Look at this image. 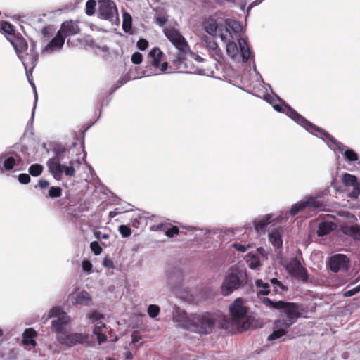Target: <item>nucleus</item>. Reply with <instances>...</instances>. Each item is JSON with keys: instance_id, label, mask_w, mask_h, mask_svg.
Returning <instances> with one entry per match:
<instances>
[{"instance_id": "cd10ccee", "label": "nucleus", "mask_w": 360, "mask_h": 360, "mask_svg": "<svg viewBox=\"0 0 360 360\" xmlns=\"http://www.w3.org/2000/svg\"><path fill=\"white\" fill-rule=\"evenodd\" d=\"M202 42L204 46L212 52V54L219 58L221 57L222 51L219 49L217 44L212 37L205 35L202 37Z\"/></svg>"}, {"instance_id": "f257e3e1", "label": "nucleus", "mask_w": 360, "mask_h": 360, "mask_svg": "<svg viewBox=\"0 0 360 360\" xmlns=\"http://www.w3.org/2000/svg\"><path fill=\"white\" fill-rule=\"evenodd\" d=\"M264 100L271 104L276 111L285 114L305 130L323 140L331 150L341 153L348 162L359 160V155L356 151L337 140L323 129L307 120L278 95L271 96L266 93L264 95Z\"/></svg>"}, {"instance_id": "f3484780", "label": "nucleus", "mask_w": 360, "mask_h": 360, "mask_svg": "<svg viewBox=\"0 0 360 360\" xmlns=\"http://www.w3.org/2000/svg\"><path fill=\"white\" fill-rule=\"evenodd\" d=\"M162 56L163 52L158 47H155L150 51L148 58L150 59L149 63L152 66L160 68L162 72H165L168 68V63L167 62L161 63Z\"/></svg>"}, {"instance_id": "e433bc0d", "label": "nucleus", "mask_w": 360, "mask_h": 360, "mask_svg": "<svg viewBox=\"0 0 360 360\" xmlns=\"http://www.w3.org/2000/svg\"><path fill=\"white\" fill-rule=\"evenodd\" d=\"M246 257L251 269H257L261 266L259 257L257 253L249 252Z\"/></svg>"}, {"instance_id": "0e129e2a", "label": "nucleus", "mask_w": 360, "mask_h": 360, "mask_svg": "<svg viewBox=\"0 0 360 360\" xmlns=\"http://www.w3.org/2000/svg\"><path fill=\"white\" fill-rule=\"evenodd\" d=\"M263 1H264V0H255V1H252V3L248 6V8H247V10H246V15H245V18H247L248 17V15H249V14H250V10H251L253 7H255V6H256L259 5V4H261Z\"/></svg>"}, {"instance_id": "9b49d317", "label": "nucleus", "mask_w": 360, "mask_h": 360, "mask_svg": "<svg viewBox=\"0 0 360 360\" xmlns=\"http://www.w3.org/2000/svg\"><path fill=\"white\" fill-rule=\"evenodd\" d=\"M58 342L68 348L73 347L77 345H85L89 342V335L82 333H68L57 335Z\"/></svg>"}, {"instance_id": "864d4df0", "label": "nucleus", "mask_w": 360, "mask_h": 360, "mask_svg": "<svg viewBox=\"0 0 360 360\" xmlns=\"http://www.w3.org/2000/svg\"><path fill=\"white\" fill-rule=\"evenodd\" d=\"M90 248L91 251L95 255H99L102 252V248L99 243L97 241H93L90 243Z\"/></svg>"}, {"instance_id": "6e6d98bb", "label": "nucleus", "mask_w": 360, "mask_h": 360, "mask_svg": "<svg viewBox=\"0 0 360 360\" xmlns=\"http://www.w3.org/2000/svg\"><path fill=\"white\" fill-rule=\"evenodd\" d=\"M41 34L45 39H49L53 34L52 26H46L41 30Z\"/></svg>"}, {"instance_id": "f704fd0d", "label": "nucleus", "mask_w": 360, "mask_h": 360, "mask_svg": "<svg viewBox=\"0 0 360 360\" xmlns=\"http://www.w3.org/2000/svg\"><path fill=\"white\" fill-rule=\"evenodd\" d=\"M293 324V321L290 320L278 319L275 320L274 326L280 331L283 332L285 335L288 329Z\"/></svg>"}, {"instance_id": "79ce46f5", "label": "nucleus", "mask_w": 360, "mask_h": 360, "mask_svg": "<svg viewBox=\"0 0 360 360\" xmlns=\"http://www.w3.org/2000/svg\"><path fill=\"white\" fill-rule=\"evenodd\" d=\"M188 57H190L191 59H193V60H195V61H197L198 63H201V62L204 61V59L201 56H200L198 54H195L194 52L191 51L190 50L189 47H188V51H186V61H185L186 63H188V58H187ZM183 66L185 68V69H188V64H186L185 65V64L183 63L181 65V68Z\"/></svg>"}, {"instance_id": "0eeeda50", "label": "nucleus", "mask_w": 360, "mask_h": 360, "mask_svg": "<svg viewBox=\"0 0 360 360\" xmlns=\"http://www.w3.org/2000/svg\"><path fill=\"white\" fill-rule=\"evenodd\" d=\"M19 146L15 144L7 147L6 150L0 154V174L6 172H16L20 170L23 165V159L17 151Z\"/></svg>"}, {"instance_id": "774afa93", "label": "nucleus", "mask_w": 360, "mask_h": 360, "mask_svg": "<svg viewBox=\"0 0 360 360\" xmlns=\"http://www.w3.org/2000/svg\"><path fill=\"white\" fill-rule=\"evenodd\" d=\"M105 327V323H101V325H98L97 324V326H96L94 328V330H93V333L95 335H98L100 334H102V330L103 328Z\"/></svg>"}, {"instance_id": "dca6fc26", "label": "nucleus", "mask_w": 360, "mask_h": 360, "mask_svg": "<svg viewBox=\"0 0 360 360\" xmlns=\"http://www.w3.org/2000/svg\"><path fill=\"white\" fill-rule=\"evenodd\" d=\"M300 304L282 300L278 311L284 313L288 320L294 321L300 316Z\"/></svg>"}, {"instance_id": "473e14b6", "label": "nucleus", "mask_w": 360, "mask_h": 360, "mask_svg": "<svg viewBox=\"0 0 360 360\" xmlns=\"http://www.w3.org/2000/svg\"><path fill=\"white\" fill-rule=\"evenodd\" d=\"M0 32L6 34V38L9 40L10 37L15 35L14 26L9 22H0Z\"/></svg>"}, {"instance_id": "72a5a7b5", "label": "nucleus", "mask_w": 360, "mask_h": 360, "mask_svg": "<svg viewBox=\"0 0 360 360\" xmlns=\"http://www.w3.org/2000/svg\"><path fill=\"white\" fill-rule=\"evenodd\" d=\"M255 287L257 289L258 295H268L270 293L269 284L264 283L262 279H256Z\"/></svg>"}, {"instance_id": "2eb2a0df", "label": "nucleus", "mask_w": 360, "mask_h": 360, "mask_svg": "<svg viewBox=\"0 0 360 360\" xmlns=\"http://www.w3.org/2000/svg\"><path fill=\"white\" fill-rule=\"evenodd\" d=\"M23 64L25 69L34 68L38 61L39 53L37 51V42L33 39L30 40V49L23 53L18 56Z\"/></svg>"}, {"instance_id": "39448f33", "label": "nucleus", "mask_w": 360, "mask_h": 360, "mask_svg": "<svg viewBox=\"0 0 360 360\" xmlns=\"http://www.w3.org/2000/svg\"><path fill=\"white\" fill-rule=\"evenodd\" d=\"M248 276L245 268L231 266L224 276L221 285V293L226 297L234 291L244 287L248 283Z\"/></svg>"}, {"instance_id": "c85d7f7f", "label": "nucleus", "mask_w": 360, "mask_h": 360, "mask_svg": "<svg viewBox=\"0 0 360 360\" xmlns=\"http://www.w3.org/2000/svg\"><path fill=\"white\" fill-rule=\"evenodd\" d=\"M92 300V297L87 291L82 290L76 294L75 301L72 302V304L87 307L91 305Z\"/></svg>"}, {"instance_id": "de8ad7c7", "label": "nucleus", "mask_w": 360, "mask_h": 360, "mask_svg": "<svg viewBox=\"0 0 360 360\" xmlns=\"http://www.w3.org/2000/svg\"><path fill=\"white\" fill-rule=\"evenodd\" d=\"M118 231L123 238H128L131 234V230L128 225H120L118 227Z\"/></svg>"}, {"instance_id": "6e6552de", "label": "nucleus", "mask_w": 360, "mask_h": 360, "mask_svg": "<svg viewBox=\"0 0 360 360\" xmlns=\"http://www.w3.org/2000/svg\"><path fill=\"white\" fill-rule=\"evenodd\" d=\"M229 311L233 323L241 330H248L251 326L250 318L248 316V308L243 304L241 297L236 299L229 307Z\"/></svg>"}, {"instance_id": "bf43d9fd", "label": "nucleus", "mask_w": 360, "mask_h": 360, "mask_svg": "<svg viewBox=\"0 0 360 360\" xmlns=\"http://www.w3.org/2000/svg\"><path fill=\"white\" fill-rule=\"evenodd\" d=\"M137 48L141 51H145L148 46V41L143 38H140L136 42Z\"/></svg>"}, {"instance_id": "69168bd1", "label": "nucleus", "mask_w": 360, "mask_h": 360, "mask_svg": "<svg viewBox=\"0 0 360 360\" xmlns=\"http://www.w3.org/2000/svg\"><path fill=\"white\" fill-rule=\"evenodd\" d=\"M232 246L238 252H245L247 250L248 247L245 245L234 243Z\"/></svg>"}, {"instance_id": "c03bdc74", "label": "nucleus", "mask_w": 360, "mask_h": 360, "mask_svg": "<svg viewBox=\"0 0 360 360\" xmlns=\"http://www.w3.org/2000/svg\"><path fill=\"white\" fill-rule=\"evenodd\" d=\"M282 300H279V301H274V300H271L270 298L269 297H264L262 300V302L266 306V307H268L271 309H277L278 310L279 307H280V304Z\"/></svg>"}, {"instance_id": "680f3d73", "label": "nucleus", "mask_w": 360, "mask_h": 360, "mask_svg": "<svg viewBox=\"0 0 360 360\" xmlns=\"http://www.w3.org/2000/svg\"><path fill=\"white\" fill-rule=\"evenodd\" d=\"M103 265L109 269H114V262L108 256H106L103 261Z\"/></svg>"}, {"instance_id": "052dcab7", "label": "nucleus", "mask_w": 360, "mask_h": 360, "mask_svg": "<svg viewBox=\"0 0 360 360\" xmlns=\"http://www.w3.org/2000/svg\"><path fill=\"white\" fill-rule=\"evenodd\" d=\"M63 312V311H61L60 307H53L49 311V318H52V317L58 318L60 316H61Z\"/></svg>"}, {"instance_id": "338daca9", "label": "nucleus", "mask_w": 360, "mask_h": 360, "mask_svg": "<svg viewBox=\"0 0 360 360\" xmlns=\"http://www.w3.org/2000/svg\"><path fill=\"white\" fill-rule=\"evenodd\" d=\"M358 292H359V291L357 290L356 288L355 287L352 289L345 291L343 293V296L345 297H350L354 296V295H356Z\"/></svg>"}, {"instance_id": "9d476101", "label": "nucleus", "mask_w": 360, "mask_h": 360, "mask_svg": "<svg viewBox=\"0 0 360 360\" xmlns=\"http://www.w3.org/2000/svg\"><path fill=\"white\" fill-rule=\"evenodd\" d=\"M98 18L107 20L112 25H118L119 15L115 3L112 0H96Z\"/></svg>"}, {"instance_id": "4468645a", "label": "nucleus", "mask_w": 360, "mask_h": 360, "mask_svg": "<svg viewBox=\"0 0 360 360\" xmlns=\"http://www.w3.org/2000/svg\"><path fill=\"white\" fill-rule=\"evenodd\" d=\"M285 269L290 276L301 280L304 283L309 282L307 269L297 259H295L287 264Z\"/></svg>"}, {"instance_id": "f03ea898", "label": "nucleus", "mask_w": 360, "mask_h": 360, "mask_svg": "<svg viewBox=\"0 0 360 360\" xmlns=\"http://www.w3.org/2000/svg\"><path fill=\"white\" fill-rule=\"evenodd\" d=\"M76 146V142H73L69 146L58 142L50 143L51 150L53 155L47 160L46 166L49 172L56 181H60L63 174L66 176H75V166L79 167L82 161H85L86 153L84 150V155L82 159L79 157V154L75 155L73 154L72 149Z\"/></svg>"}, {"instance_id": "4c0bfd02", "label": "nucleus", "mask_w": 360, "mask_h": 360, "mask_svg": "<svg viewBox=\"0 0 360 360\" xmlns=\"http://www.w3.org/2000/svg\"><path fill=\"white\" fill-rule=\"evenodd\" d=\"M269 281L274 288V291L276 293L278 292V290H281L279 293H281L282 292H287L288 290V288L276 278H273L270 279Z\"/></svg>"}, {"instance_id": "f8f14e48", "label": "nucleus", "mask_w": 360, "mask_h": 360, "mask_svg": "<svg viewBox=\"0 0 360 360\" xmlns=\"http://www.w3.org/2000/svg\"><path fill=\"white\" fill-rule=\"evenodd\" d=\"M202 27L212 37H220L222 41L226 39L228 31L223 27V20L209 17L203 22Z\"/></svg>"}, {"instance_id": "4be33fe9", "label": "nucleus", "mask_w": 360, "mask_h": 360, "mask_svg": "<svg viewBox=\"0 0 360 360\" xmlns=\"http://www.w3.org/2000/svg\"><path fill=\"white\" fill-rule=\"evenodd\" d=\"M330 195V189L328 186L327 188H324L323 190L318 192L315 195L307 197L308 198H314L315 201L318 202L319 203L323 204L320 206V207H313L314 210H319V211H324L326 210V207L328 205V199H326L328 195Z\"/></svg>"}, {"instance_id": "7ed1b4c3", "label": "nucleus", "mask_w": 360, "mask_h": 360, "mask_svg": "<svg viewBox=\"0 0 360 360\" xmlns=\"http://www.w3.org/2000/svg\"><path fill=\"white\" fill-rule=\"evenodd\" d=\"M172 320L178 327L200 335L212 333L217 323L216 316L212 313L187 314L176 305L173 307Z\"/></svg>"}, {"instance_id": "423d86ee", "label": "nucleus", "mask_w": 360, "mask_h": 360, "mask_svg": "<svg viewBox=\"0 0 360 360\" xmlns=\"http://www.w3.org/2000/svg\"><path fill=\"white\" fill-rule=\"evenodd\" d=\"M163 32L167 39L179 51L176 54L174 55L172 61L178 68H181L183 63H184L185 65H186L185 63L186 51H188L189 47L187 41L180 31L174 27H165Z\"/></svg>"}, {"instance_id": "58836bf2", "label": "nucleus", "mask_w": 360, "mask_h": 360, "mask_svg": "<svg viewBox=\"0 0 360 360\" xmlns=\"http://www.w3.org/2000/svg\"><path fill=\"white\" fill-rule=\"evenodd\" d=\"M342 180L343 184L347 186H355L358 183L357 178L354 175L348 173L343 174Z\"/></svg>"}, {"instance_id": "5fc2aeb1", "label": "nucleus", "mask_w": 360, "mask_h": 360, "mask_svg": "<svg viewBox=\"0 0 360 360\" xmlns=\"http://www.w3.org/2000/svg\"><path fill=\"white\" fill-rule=\"evenodd\" d=\"M168 17L165 15H157L155 16V22L160 27H162L167 22Z\"/></svg>"}, {"instance_id": "412c9836", "label": "nucleus", "mask_w": 360, "mask_h": 360, "mask_svg": "<svg viewBox=\"0 0 360 360\" xmlns=\"http://www.w3.org/2000/svg\"><path fill=\"white\" fill-rule=\"evenodd\" d=\"M274 221L273 215L268 214L262 217L257 218L252 221V224L257 233H264L266 226Z\"/></svg>"}, {"instance_id": "13d9d810", "label": "nucleus", "mask_w": 360, "mask_h": 360, "mask_svg": "<svg viewBox=\"0 0 360 360\" xmlns=\"http://www.w3.org/2000/svg\"><path fill=\"white\" fill-rule=\"evenodd\" d=\"M18 181L22 184H27L30 182V174L22 173L18 176Z\"/></svg>"}, {"instance_id": "5701e85b", "label": "nucleus", "mask_w": 360, "mask_h": 360, "mask_svg": "<svg viewBox=\"0 0 360 360\" xmlns=\"http://www.w3.org/2000/svg\"><path fill=\"white\" fill-rule=\"evenodd\" d=\"M12 46L14 47L17 55L23 53L28 49V44L27 41L21 36L15 35L9 38L8 40Z\"/></svg>"}, {"instance_id": "1a4fd4ad", "label": "nucleus", "mask_w": 360, "mask_h": 360, "mask_svg": "<svg viewBox=\"0 0 360 360\" xmlns=\"http://www.w3.org/2000/svg\"><path fill=\"white\" fill-rule=\"evenodd\" d=\"M165 280L167 287L172 290L181 288L184 274L182 269V264L179 260H174L169 262L165 269Z\"/></svg>"}, {"instance_id": "7c9ffc66", "label": "nucleus", "mask_w": 360, "mask_h": 360, "mask_svg": "<svg viewBox=\"0 0 360 360\" xmlns=\"http://www.w3.org/2000/svg\"><path fill=\"white\" fill-rule=\"evenodd\" d=\"M342 233L351 237L353 240L360 242V225H347L342 227Z\"/></svg>"}, {"instance_id": "bb28decb", "label": "nucleus", "mask_w": 360, "mask_h": 360, "mask_svg": "<svg viewBox=\"0 0 360 360\" xmlns=\"http://www.w3.org/2000/svg\"><path fill=\"white\" fill-rule=\"evenodd\" d=\"M336 229V224L332 221H321L319 223L316 234L319 237L328 235Z\"/></svg>"}, {"instance_id": "393cba45", "label": "nucleus", "mask_w": 360, "mask_h": 360, "mask_svg": "<svg viewBox=\"0 0 360 360\" xmlns=\"http://www.w3.org/2000/svg\"><path fill=\"white\" fill-rule=\"evenodd\" d=\"M79 31V29L77 23L74 22L72 20H70L63 22L60 30L58 32H61L63 36H65L66 38L68 36L77 34Z\"/></svg>"}, {"instance_id": "6ab92c4d", "label": "nucleus", "mask_w": 360, "mask_h": 360, "mask_svg": "<svg viewBox=\"0 0 360 360\" xmlns=\"http://www.w3.org/2000/svg\"><path fill=\"white\" fill-rule=\"evenodd\" d=\"M322 205L315 201L314 198H306L304 200H302L292 205L288 211V214L295 216L305 208L320 207Z\"/></svg>"}, {"instance_id": "ea45409f", "label": "nucleus", "mask_w": 360, "mask_h": 360, "mask_svg": "<svg viewBox=\"0 0 360 360\" xmlns=\"http://www.w3.org/2000/svg\"><path fill=\"white\" fill-rule=\"evenodd\" d=\"M43 170L44 167L38 163L31 165L28 169L30 175L34 177L40 176Z\"/></svg>"}, {"instance_id": "37998d69", "label": "nucleus", "mask_w": 360, "mask_h": 360, "mask_svg": "<svg viewBox=\"0 0 360 360\" xmlns=\"http://www.w3.org/2000/svg\"><path fill=\"white\" fill-rule=\"evenodd\" d=\"M103 318H104L103 314L99 313L96 310L93 311L91 314H89L88 315V319L89 320V322L91 323L99 324L101 323L100 321L101 319H102Z\"/></svg>"}, {"instance_id": "a19ab883", "label": "nucleus", "mask_w": 360, "mask_h": 360, "mask_svg": "<svg viewBox=\"0 0 360 360\" xmlns=\"http://www.w3.org/2000/svg\"><path fill=\"white\" fill-rule=\"evenodd\" d=\"M96 0H88L85 5V13L88 16H91L95 14Z\"/></svg>"}, {"instance_id": "4d7b16f0", "label": "nucleus", "mask_w": 360, "mask_h": 360, "mask_svg": "<svg viewBox=\"0 0 360 360\" xmlns=\"http://www.w3.org/2000/svg\"><path fill=\"white\" fill-rule=\"evenodd\" d=\"M131 60L134 64L139 65L143 60V55L140 52H135L132 54Z\"/></svg>"}, {"instance_id": "a878e982", "label": "nucleus", "mask_w": 360, "mask_h": 360, "mask_svg": "<svg viewBox=\"0 0 360 360\" xmlns=\"http://www.w3.org/2000/svg\"><path fill=\"white\" fill-rule=\"evenodd\" d=\"M233 39H230L225 42L226 44V53L230 58L237 62L239 60V58L241 57L240 50V46H238Z\"/></svg>"}, {"instance_id": "aec40b11", "label": "nucleus", "mask_w": 360, "mask_h": 360, "mask_svg": "<svg viewBox=\"0 0 360 360\" xmlns=\"http://www.w3.org/2000/svg\"><path fill=\"white\" fill-rule=\"evenodd\" d=\"M70 322L71 317L66 312H63L61 316L51 321V325L53 331L57 333L58 335H61L66 332L65 327Z\"/></svg>"}, {"instance_id": "20e7f679", "label": "nucleus", "mask_w": 360, "mask_h": 360, "mask_svg": "<svg viewBox=\"0 0 360 360\" xmlns=\"http://www.w3.org/2000/svg\"><path fill=\"white\" fill-rule=\"evenodd\" d=\"M223 27L227 30L226 39L223 40V42H226L230 39L236 38L240 46V55L243 63H247L250 58L252 57L254 60V56L251 52L247 41L241 37V34L243 32V27L241 23L236 20L231 18L223 19ZM253 68L256 74L259 76V81L262 83L265 91H267L269 89L274 96L275 94L273 93L271 86L264 82L261 75L256 69V65L255 60H253Z\"/></svg>"}, {"instance_id": "a211bd4d", "label": "nucleus", "mask_w": 360, "mask_h": 360, "mask_svg": "<svg viewBox=\"0 0 360 360\" xmlns=\"http://www.w3.org/2000/svg\"><path fill=\"white\" fill-rule=\"evenodd\" d=\"M65 36H63L61 32H58L56 35L41 49V53H51L54 51H60L65 43Z\"/></svg>"}, {"instance_id": "ddd939ff", "label": "nucleus", "mask_w": 360, "mask_h": 360, "mask_svg": "<svg viewBox=\"0 0 360 360\" xmlns=\"http://www.w3.org/2000/svg\"><path fill=\"white\" fill-rule=\"evenodd\" d=\"M349 262L347 255L338 253L328 258L327 266L333 273L345 272L349 269Z\"/></svg>"}, {"instance_id": "a18cd8bd", "label": "nucleus", "mask_w": 360, "mask_h": 360, "mask_svg": "<svg viewBox=\"0 0 360 360\" xmlns=\"http://www.w3.org/2000/svg\"><path fill=\"white\" fill-rule=\"evenodd\" d=\"M160 308L157 304H149L148 307L147 312L148 316L152 319H155L160 314Z\"/></svg>"}, {"instance_id": "8fccbe9b", "label": "nucleus", "mask_w": 360, "mask_h": 360, "mask_svg": "<svg viewBox=\"0 0 360 360\" xmlns=\"http://www.w3.org/2000/svg\"><path fill=\"white\" fill-rule=\"evenodd\" d=\"M129 81V79L126 76L121 77L116 83V86L112 89V91L110 93L109 98H111L112 95L115 93V91L126 84Z\"/></svg>"}, {"instance_id": "49530a36", "label": "nucleus", "mask_w": 360, "mask_h": 360, "mask_svg": "<svg viewBox=\"0 0 360 360\" xmlns=\"http://www.w3.org/2000/svg\"><path fill=\"white\" fill-rule=\"evenodd\" d=\"M62 194V189L59 186H51L48 191V196L51 198L60 197Z\"/></svg>"}, {"instance_id": "b1692460", "label": "nucleus", "mask_w": 360, "mask_h": 360, "mask_svg": "<svg viewBox=\"0 0 360 360\" xmlns=\"http://www.w3.org/2000/svg\"><path fill=\"white\" fill-rule=\"evenodd\" d=\"M283 230L281 228H277L272 230L269 233V242L277 249L283 248Z\"/></svg>"}, {"instance_id": "603ef678", "label": "nucleus", "mask_w": 360, "mask_h": 360, "mask_svg": "<svg viewBox=\"0 0 360 360\" xmlns=\"http://www.w3.org/2000/svg\"><path fill=\"white\" fill-rule=\"evenodd\" d=\"M285 334L283 333V332L280 331L277 328H274V330H273L272 333L268 336L267 340L274 341L281 338Z\"/></svg>"}, {"instance_id": "3c124183", "label": "nucleus", "mask_w": 360, "mask_h": 360, "mask_svg": "<svg viewBox=\"0 0 360 360\" xmlns=\"http://www.w3.org/2000/svg\"><path fill=\"white\" fill-rule=\"evenodd\" d=\"M165 235L169 238H173L175 236H178L180 233L179 229L177 226H174L170 228H167L165 231Z\"/></svg>"}, {"instance_id": "e2e57ef3", "label": "nucleus", "mask_w": 360, "mask_h": 360, "mask_svg": "<svg viewBox=\"0 0 360 360\" xmlns=\"http://www.w3.org/2000/svg\"><path fill=\"white\" fill-rule=\"evenodd\" d=\"M256 251L257 252V254L259 255L263 259H264V260L268 259L269 253H268V252H266V250L263 247L257 248Z\"/></svg>"}, {"instance_id": "09e8293b", "label": "nucleus", "mask_w": 360, "mask_h": 360, "mask_svg": "<svg viewBox=\"0 0 360 360\" xmlns=\"http://www.w3.org/2000/svg\"><path fill=\"white\" fill-rule=\"evenodd\" d=\"M93 265L91 262L86 259H84L82 262V271L86 273V274L89 275L92 272Z\"/></svg>"}, {"instance_id": "c756f323", "label": "nucleus", "mask_w": 360, "mask_h": 360, "mask_svg": "<svg viewBox=\"0 0 360 360\" xmlns=\"http://www.w3.org/2000/svg\"><path fill=\"white\" fill-rule=\"evenodd\" d=\"M210 63H211L210 67H207L206 68H202V69H199V70H193V71H192L191 70H186V73H195V74H198V75H207V76H210L212 77H217L215 76V70H214L215 69L216 70L218 69V66L217 64V60L212 59L210 61Z\"/></svg>"}, {"instance_id": "2f4dec72", "label": "nucleus", "mask_w": 360, "mask_h": 360, "mask_svg": "<svg viewBox=\"0 0 360 360\" xmlns=\"http://www.w3.org/2000/svg\"><path fill=\"white\" fill-rule=\"evenodd\" d=\"M37 333L36 330L32 328H29L25 330L22 334V342L25 345H36L34 338Z\"/></svg>"}, {"instance_id": "c9c22d12", "label": "nucleus", "mask_w": 360, "mask_h": 360, "mask_svg": "<svg viewBox=\"0 0 360 360\" xmlns=\"http://www.w3.org/2000/svg\"><path fill=\"white\" fill-rule=\"evenodd\" d=\"M123 21H122V29L125 33L132 34V18L131 15L124 12L122 15Z\"/></svg>"}]
</instances>
